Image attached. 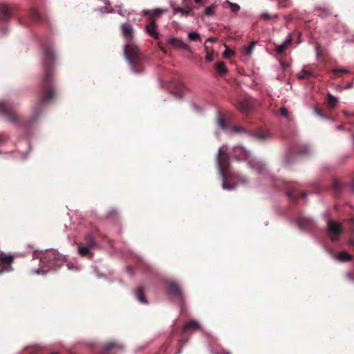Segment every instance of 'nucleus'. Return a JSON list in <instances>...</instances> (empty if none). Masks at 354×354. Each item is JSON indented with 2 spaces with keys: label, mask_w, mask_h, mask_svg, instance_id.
I'll return each instance as SVG.
<instances>
[{
  "label": "nucleus",
  "mask_w": 354,
  "mask_h": 354,
  "mask_svg": "<svg viewBox=\"0 0 354 354\" xmlns=\"http://www.w3.org/2000/svg\"><path fill=\"white\" fill-rule=\"evenodd\" d=\"M55 54L50 46H44L43 67L44 75L40 90L39 100L32 107V120H36L44 110V104L51 101L56 93L53 80Z\"/></svg>",
  "instance_id": "obj_1"
},
{
  "label": "nucleus",
  "mask_w": 354,
  "mask_h": 354,
  "mask_svg": "<svg viewBox=\"0 0 354 354\" xmlns=\"http://www.w3.org/2000/svg\"><path fill=\"white\" fill-rule=\"evenodd\" d=\"M216 162L220 174L223 178V188L227 190H232L234 187L227 183V180L237 179V181H240L242 183L248 182V179L245 177H240L239 174L232 171L230 167V154L227 152V149L225 147H222L219 149L218 153L216 157Z\"/></svg>",
  "instance_id": "obj_2"
},
{
  "label": "nucleus",
  "mask_w": 354,
  "mask_h": 354,
  "mask_svg": "<svg viewBox=\"0 0 354 354\" xmlns=\"http://www.w3.org/2000/svg\"><path fill=\"white\" fill-rule=\"evenodd\" d=\"M124 54L132 71L136 73L144 71L145 56L142 55L138 46L133 44H127L124 48Z\"/></svg>",
  "instance_id": "obj_3"
},
{
  "label": "nucleus",
  "mask_w": 354,
  "mask_h": 354,
  "mask_svg": "<svg viewBox=\"0 0 354 354\" xmlns=\"http://www.w3.org/2000/svg\"><path fill=\"white\" fill-rule=\"evenodd\" d=\"M34 258L39 259L42 272L59 266L64 259L62 254L55 250H48L39 253H35Z\"/></svg>",
  "instance_id": "obj_4"
},
{
  "label": "nucleus",
  "mask_w": 354,
  "mask_h": 354,
  "mask_svg": "<svg viewBox=\"0 0 354 354\" xmlns=\"http://www.w3.org/2000/svg\"><path fill=\"white\" fill-rule=\"evenodd\" d=\"M0 113L6 118V120L10 123L23 128H28L30 121L24 120L14 110L12 105L6 101H0Z\"/></svg>",
  "instance_id": "obj_5"
},
{
  "label": "nucleus",
  "mask_w": 354,
  "mask_h": 354,
  "mask_svg": "<svg viewBox=\"0 0 354 354\" xmlns=\"http://www.w3.org/2000/svg\"><path fill=\"white\" fill-rule=\"evenodd\" d=\"M238 152L243 153V156L241 158V159L248 160L250 167L254 169L257 173L260 174L263 171L264 165L254 158H250V153L247 152L241 147L236 148L235 153Z\"/></svg>",
  "instance_id": "obj_6"
},
{
  "label": "nucleus",
  "mask_w": 354,
  "mask_h": 354,
  "mask_svg": "<svg viewBox=\"0 0 354 354\" xmlns=\"http://www.w3.org/2000/svg\"><path fill=\"white\" fill-rule=\"evenodd\" d=\"M167 292L173 297L177 299L178 301H184V296L180 286L175 281H170L167 282Z\"/></svg>",
  "instance_id": "obj_7"
},
{
  "label": "nucleus",
  "mask_w": 354,
  "mask_h": 354,
  "mask_svg": "<svg viewBox=\"0 0 354 354\" xmlns=\"http://www.w3.org/2000/svg\"><path fill=\"white\" fill-rule=\"evenodd\" d=\"M14 258L12 255H6L0 252V274L8 272L12 270V263Z\"/></svg>",
  "instance_id": "obj_8"
},
{
  "label": "nucleus",
  "mask_w": 354,
  "mask_h": 354,
  "mask_svg": "<svg viewBox=\"0 0 354 354\" xmlns=\"http://www.w3.org/2000/svg\"><path fill=\"white\" fill-rule=\"evenodd\" d=\"M328 231L333 241H337L339 234L342 232V226L339 223H335L331 220L328 221Z\"/></svg>",
  "instance_id": "obj_9"
},
{
  "label": "nucleus",
  "mask_w": 354,
  "mask_h": 354,
  "mask_svg": "<svg viewBox=\"0 0 354 354\" xmlns=\"http://www.w3.org/2000/svg\"><path fill=\"white\" fill-rule=\"evenodd\" d=\"M308 148L307 147H302V148L296 152L289 151L284 159V166L288 167L292 162L295 161L296 154L305 155L308 153Z\"/></svg>",
  "instance_id": "obj_10"
},
{
  "label": "nucleus",
  "mask_w": 354,
  "mask_h": 354,
  "mask_svg": "<svg viewBox=\"0 0 354 354\" xmlns=\"http://www.w3.org/2000/svg\"><path fill=\"white\" fill-rule=\"evenodd\" d=\"M332 186H333V189L334 191V194L336 196L339 195L342 193V192L344 190V189L345 187H346L347 186H349L351 187V191L354 192V180L350 184H346V183H343L339 179L335 178L333 180Z\"/></svg>",
  "instance_id": "obj_11"
},
{
  "label": "nucleus",
  "mask_w": 354,
  "mask_h": 354,
  "mask_svg": "<svg viewBox=\"0 0 354 354\" xmlns=\"http://www.w3.org/2000/svg\"><path fill=\"white\" fill-rule=\"evenodd\" d=\"M297 225L298 227L304 230H312L315 227V223L314 221L308 217L306 216H300L297 219Z\"/></svg>",
  "instance_id": "obj_12"
},
{
  "label": "nucleus",
  "mask_w": 354,
  "mask_h": 354,
  "mask_svg": "<svg viewBox=\"0 0 354 354\" xmlns=\"http://www.w3.org/2000/svg\"><path fill=\"white\" fill-rule=\"evenodd\" d=\"M12 15V9L8 5L0 3V21L6 22Z\"/></svg>",
  "instance_id": "obj_13"
},
{
  "label": "nucleus",
  "mask_w": 354,
  "mask_h": 354,
  "mask_svg": "<svg viewBox=\"0 0 354 354\" xmlns=\"http://www.w3.org/2000/svg\"><path fill=\"white\" fill-rule=\"evenodd\" d=\"M82 245H86L91 250H94L98 248L97 242L96 241L94 236L91 233L85 234L83 241L80 242Z\"/></svg>",
  "instance_id": "obj_14"
},
{
  "label": "nucleus",
  "mask_w": 354,
  "mask_h": 354,
  "mask_svg": "<svg viewBox=\"0 0 354 354\" xmlns=\"http://www.w3.org/2000/svg\"><path fill=\"white\" fill-rule=\"evenodd\" d=\"M168 44L176 49H184L188 51L190 50V47L187 44L184 43V41L182 39L178 38H169L168 40Z\"/></svg>",
  "instance_id": "obj_15"
},
{
  "label": "nucleus",
  "mask_w": 354,
  "mask_h": 354,
  "mask_svg": "<svg viewBox=\"0 0 354 354\" xmlns=\"http://www.w3.org/2000/svg\"><path fill=\"white\" fill-rule=\"evenodd\" d=\"M157 25L156 21L153 18L149 19V23L146 26V31L147 33L152 37L156 39H158L159 37V34L156 31Z\"/></svg>",
  "instance_id": "obj_16"
},
{
  "label": "nucleus",
  "mask_w": 354,
  "mask_h": 354,
  "mask_svg": "<svg viewBox=\"0 0 354 354\" xmlns=\"http://www.w3.org/2000/svg\"><path fill=\"white\" fill-rule=\"evenodd\" d=\"M248 133L259 142H263L270 137L269 132L263 129L250 131Z\"/></svg>",
  "instance_id": "obj_17"
},
{
  "label": "nucleus",
  "mask_w": 354,
  "mask_h": 354,
  "mask_svg": "<svg viewBox=\"0 0 354 354\" xmlns=\"http://www.w3.org/2000/svg\"><path fill=\"white\" fill-rule=\"evenodd\" d=\"M77 252L78 254L84 257H87L88 259H92L93 256V253L92 252V250L89 248L86 247V245H82L80 243H77Z\"/></svg>",
  "instance_id": "obj_18"
},
{
  "label": "nucleus",
  "mask_w": 354,
  "mask_h": 354,
  "mask_svg": "<svg viewBox=\"0 0 354 354\" xmlns=\"http://www.w3.org/2000/svg\"><path fill=\"white\" fill-rule=\"evenodd\" d=\"M167 8H156L153 10H145L143 11L144 15L150 16V18L159 17L161 15L167 12Z\"/></svg>",
  "instance_id": "obj_19"
},
{
  "label": "nucleus",
  "mask_w": 354,
  "mask_h": 354,
  "mask_svg": "<svg viewBox=\"0 0 354 354\" xmlns=\"http://www.w3.org/2000/svg\"><path fill=\"white\" fill-rule=\"evenodd\" d=\"M292 43V37L291 35H288L285 41L281 45H278L276 46V51L277 54L281 55H283L288 46H290Z\"/></svg>",
  "instance_id": "obj_20"
},
{
  "label": "nucleus",
  "mask_w": 354,
  "mask_h": 354,
  "mask_svg": "<svg viewBox=\"0 0 354 354\" xmlns=\"http://www.w3.org/2000/svg\"><path fill=\"white\" fill-rule=\"evenodd\" d=\"M29 15L30 19L35 23H43L46 19L45 17L39 14L38 11L33 8L30 9Z\"/></svg>",
  "instance_id": "obj_21"
},
{
  "label": "nucleus",
  "mask_w": 354,
  "mask_h": 354,
  "mask_svg": "<svg viewBox=\"0 0 354 354\" xmlns=\"http://www.w3.org/2000/svg\"><path fill=\"white\" fill-rule=\"evenodd\" d=\"M121 29L124 37L127 39H131L133 36V29L131 24L126 23L122 25Z\"/></svg>",
  "instance_id": "obj_22"
},
{
  "label": "nucleus",
  "mask_w": 354,
  "mask_h": 354,
  "mask_svg": "<svg viewBox=\"0 0 354 354\" xmlns=\"http://www.w3.org/2000/svg\"><path fill=\"white\" fill-rule=\"evenodd\" d=\"M201 329L199 323L195 320H190L186 323L183 327V332L197 331Z\"/></svg>",
  "instance_id": "obj_23"
},
{
  "label": "nucleus",
  "mask_w": 354,
  "mask_h": 354,
  "mask_svg": "<svg viewBox=\"0 0 354 354\" xmlns=\"http://www.w3.org/2000/svg\"><path fill=\"white\" fill-rule=\"evenodd\" d=\"M288 196L292 201H296L299 197H305L306 195V192H301L299 195L298 191L295 189H290L287 192Z\"/></svg>",
  "instance_id": "obj_24"
},
{
  "label": "nucleus",
  "mask_w": 354,
  "mask_h": 354,
  "mask_svg": "<svg viewBox=\"0 0 354 354\" xmlns=\"http://www.w3.org/2000/svg\"><path fill=\"white\" fill-rule=\"evenodd\" d=\"M135 295L138 299V300L143 304H147V300L144 295V289L142 286H139L137 288V289L135 291Z\"/></svg>",
  "instance_id": "obj_25"
},
{
  "label": "nucleus",
  "mask_w": 354,
  "mask_h": 354,
  "mask_svg": "<svg viewBox=\"0 0 354 354\" xmlns=\"http://www.w3.org/2000/svg\"><path fill=\"white\" fill-rule=\"evenodd\" d=\"M317 16L322 19H325L332 14L331 10L329 8H317Z\"/></svg>",
  "instance_id": "obj_26"
},
{
  "label": "nucleus",
  "mask_w": 354,
  "mask_h": 354,
  "mask_svg": "<svg viewBox=\"0 0 354 354\" xmlns=\"http://www.w3.org/2000/svg\"><path fill=\"white\" fill-rule=\"evenodd\" d=\"M337 103V99L330 93L327 94V105L330 109H335Z\"/></svg>",
  "instance_id": "obj_27"
},
{
  "label": "nucleus",
  "mask_w": 354,
  "mask_h": 354,
  "mask_svg": "<svg viewBox=\"0 0 354 354\" xmlns=\"http://www.w3.org/2000/svg\"><path fill=\"white\" fill-rule=\"evenodd\" d=\"M237 109L243 113H247L250 109V105L246 101H241L237 105Z\"/></svg>",
  "instance_id": "obj_28"
},
{
  "label": "nucleus",
  "mask_w": 354,
  "mask_h": 354,
  "mask_svg": "<svg viewBox=\"0 0 354 354\" xmlns=\"http://www.w3.org/2000/svg\"><path fill=\"white\" fill-rule=\"evenodd\" d=\"M337 258L339 261L345 262L351 260L352 256L347 252H342L338 254Z\"/></svg>",
  "instance_id": "obj_29"
},
{
  "label": "nucleus",
  "mask_w": 354,
  "mask_h": 354,
  "mask_svg": "<svg viewBox=\"0 0 354 354\" xmlns=\"http://www.w3.org/2000/svg\"><path fill=\"white\" fill-rule=\"evenodd\" d=\"M216 70L221 75H223L227 72L225 65L222 62L217 63V64L216 65Z\"/></svg>",
  "instance_id": "obj_30"
},
{
  "label": "nucleus",
  "mask_w": 354,
  "mask_h": 354,
  "mask_svg": "<svg viewBox=\"0 0 354 354\" xmlns=\"http://www.w3.org/2000/svg\"><path fill=\"white\" fill-rule=\"evenodd\" d=\"M116 348L122 349V346L116 344L114 342H109L106 343V344L105 345L106 351H109L113 348Z\"/></svg>",
  "instance_id": "obj_31"
},
{
  "label": "nucleus",
  "mask_w": 354,
  "mask_h": 354,
  "mask_svg": "<svg viewBox=\"0 0 354 354\" xmlns=\"http://www.w3.org/2000/svg\"><path fill=\"white\" fill-rule=\"evenodd\" d=\"M279 17L278 14H274V15H270L268 12H263L261 15L260 18L263 20L268 21L271 19H277Z\"/></svg>",
  "instance_id": "obj_32"
},
{
  "label": "nucleus",
  "mask_w": 354,
  "mask_h": 354,
  "mask_svg": "<svg viewBox=\"0 0 354 354\" xmlns=\"http://www.w3.org/2000/svg\"><path fill=\"white\" fill-rule=\"evenodd\" d=\"M311 72L308 70L303 69L298 75L297 78L299 80H304L311 75Z\"/></svg>",
  "instance_id": "obj_33"
},
{
  "label": "nucleus",
  "mask_w": 354,
  "mask_h": 354,
  "mask_svg": "<svg viewBox=\"0 0 354 354\" xmlns=\"http://www.w3.org/2000/svg\"><path fill=\"white\" fill-rule=\"evenodd\" d=\"M188 38L190 41H201L200 35L196 32H192L188 34Z\"/></svg>",
  "instance_id": "obj_34"
},
{
  "label": "nucleus",
  "mask_w": 354,
  "mask_h": 354,
  "mask_svg": "<svg viewBox=\"0 0 354 354\" xmlns=\"http://www.w3.org/2000/svg\"><path fill=\"white\" fill-rule=\"evenodd\" d=\"M217 124L219 128L225 129L227 128L225 120L223 116H220L217 120Z\"/></svg>",
  "instance_id": "obj_35"
},
{
  "label": "nucleus",
  "mask_w": 354,
  "mask_h": 354,
  "mask_svg": "<svg viewBox=\"0 0 354 354\" xmlns=\"http://www.w3.org/2000/svg\"><path fill=\"white\" fill-rule=\"evenodd\" d=\"M226 3L230 6V8L231 9V11L233 12H236L240 10V6L234 3H232L229 1H226Z\"/></svg>",
  "instance_id": "obj_36"
},
{
  "label": "nucleus",
  "mask_w": 354,
  "mask_h": 354,
  "mask_svg": "<svg viewBox=\"0 0 354 354\" xmlns=\"http://www.w3.org/2000/svg\"><path fill=\"white\" fill-rule=\"evenodd\" d=\"M256 45L255 41H252L250 44V46L245 48V53L248 55H250L253 51V49Z\"/></svg>",
  "instance_id": "obj_37"
},
{
  "label": "nucleus",
  "mask_w": 354,
  "mask_h": 354,
  "mask_svg": "<svg viewBox=\"0 0 354 354\" xmlns=\"http://www.w3.org/2000/svg\"><path fill=\"white\" fill-rule=\"evenodd\" d=\"M214 6H208L205 8L204 13L207 16H212L214 14Z\"/></svg>",
  "instance_id": "obj_38"
},
{
  "label": "nucleus",
  "mask_w": 354,
  "mask_h": 354,
  "mask_svg": "<svg viewBox=\"0 0 354 354\" xmlns=\"http://www.w3.org/2000/svg\"><path fill=\"white\" fill-rule=\"evenodd\" d=\"M279 8H288L290 6V0H279Z\"/></svg>",
  "instance_id": "obj_39"
},
{
  "label": "nucleus",
  "mask_w": 354,
  "mask_h": 354,
  "mask_svg": "<svg viewBox=\"0 0 354 354\" xmlns=\"http://www.w3.org/2000/svg\"><path fill=\"white\" fill-rule=\"evenodd\" d=\"M232 131L234 133H246V132H248L245 130V129H244L243 127H239V126H234L232 127Z\"/></svg>",
  "instance_id": "obj_40"
},
{
  "label": "nucleus",
  "mask_w": 354,
  "mask_h": 354,
  "mask_svg": "<svg viewBox=\"0 0 354 354\" xmlns=\"http://www.w3.org/2000/svg\"><path fill=\"white\" fill-rule=\"evenodd\" d=\"M192 10V7H188V9L182 8V11L180 13H181L183 15H185V17H187L191 14Z\"/></svg>",
  "instance_id": "obj_41"
},
{
  "label": "nucleus",
  "mask_w": 354,
  "mask_h": 354,
  "mask_svg": "<svg viewBox=\"0 0 354 354\" xmlns=\"http://www.w3.org/2000/svg\"><path fill=\"white\" fill-rule=\"evenodd\" d=\"M279 112L281 113V115L286 118H288V115H289V113H288V111L287 109H286L285 107H282L279 110Z\"/></svg>",
  "instance_id": "obj_42"
},
{
  "label": "nucleus",
  "mask_w": 354,
  "mask_h": 354,
  "mask_svg": "<svg viewBox=\"0 0 354 354\" xmlns=\"http://www.w3.org/2000/svg\"><path fill=\"white\" fill-rule=\"evenodd\" d=\"M331 72L337 74L338 73H348V71L346 70V69H344V68H334L331 71Z\"/></svg>",
  "instance_id": "obj_43"
},
{
  "label": "nucleus",
  "mask_w": 354,
  "mask_h": 354,
  "mask_svg": "<svg viewBox=\"0 0 354 354\" xmlns=\"http://www.w3.org/2000/svg\"><path fill=\"white\" fill-rule=\"evenodd\" d=\"M315 113L321 118H326L324 114L322 113V110L317 107H315L314 109Z\"/></svg>",
  "instance_id": "obj_44"
},
{
  "label": "nucleus",
  "mask_w": 354,
  "mask_h": 354,
  "mask_svg": "<svg viewBox=\"0 0 354 354\" xmlns=\"http://www.w3.org/2000/svg\"><path fill=\"white\" fill-rule=\"evenodd\" d=\"M321 46L319 44H317L316 46V51H317V57L318 59H320L322 57V53L321 50Z\"/></svg>",
  "instance_id": "obj_45"
},
{
  "label": "nucleus",
  "mask_w": 354,
  "mask_h": 354,
  "mask_svg": "<svg viewBox=\"0 0 354 354\" xmlns=\"http://www.w3.org/2000/svg\"><path fill=\"white\" fill-rule=\"evenodd\" d=\"M176 87H177V89H178V90H177V91H176V93H177L178 95H180L181 91H183V85L181 83H180V82H177V83H176Z\"/></svg>",
  "instance_id": "obj_46"
},
{
  "label": "nucleus",
  "mask_w": 354,
  "mask_h": 354,
  "mask_svg": "<svg viewBox=\"0 0 354 354\" xmlns=\"http://www.w3.org/2000/svg\"><path fill=\"white\" fill-rule=\"evenodd\" d=\"M174 14L176 15L178 12H180L182 11V8L178 6H172Z\"/></svg>",
  "instance_id": "obj_47"
},
{
  "label": "nucleus",
  "mask_w": 354,
  "mask_h": 354,
  "mask_svg": "<svg viewBox=\"0 0 354 354\" xmlns=\"http://www.w3.org/2000/svg\"><path fill=\"white\" fill-rule=\"evenodd\" d=\"M205 59L207 62H212L213 60V55H212V54L207 51V55L205 56Z\"/></svg>",
  "instance_id": "obj_48"
},
{
  "label": "nucleus",
  "mask_w": 354,
  "mask_h": 354,
  "mask_svg": "<svg viewBox=\"0 0 354 354\" xmlns=\"http://www.w3.org/2000/svg\"><path fill=\"white\" fill-rule=\"evenodd\" d=\"M342 113H344V115L346 117V118H349L351 116L352 117H354V112L352 113H349L348 111H343Z\"/></svg>",
  "instance_id": "obj_49"
},
{
  "label": "nucleus",
  "mask_w": 354,
  "mask_h": 354,
  "mask_svg": "<svg viewBox=\"0 0 354 354\" xmlns=\"http://www.w3.org/2000/svg\"><path fill=\"white\" fill-rule=\"evenodd\" d=\"M232 53H233V52H232V51H231V50H227V51L225 53V56H230Z\"/></svg>",
  "instance_id": "obj_50"
},
{
  "label": "nucleus",
  "mask_w": 354,
  "mask_h": 354,
  "mask_svg": "<svg viewBox=\"0 0 354 354\" xmlns=\"http://www.w3.org/2000/svg\"><path fill=\"white\" fill-rule=\"evenodd\" d=\"M159 47H160V50H162L165 54V53H167V51H166V50L165 49V48H164V47L160 46H159Z\"/></svg>",
  "instance_id": "obj_51"
},
{
  "label": "nucleus",
  "mask_w": 354,
  "mask_h": 354,
  "mask_svg": "<svg viewBox=\"0 0 354 354\" xmlns=\"http://www.w3.org/2000/svg\"><path fill=\"white\" fill-rule=\"evenodd\" d=\"M207 41H209L214 42V41H216V39H215V38H212V37H211V38H209V39H207Z\"/></svg>",
  "instance_id": "obj_52"
},
{
  "label": "nucleus",
  "mask_w": 354,
  "mask_h": 354,
  "mask_svg": "<svg viewBox=\"0 0 354 354\" xmlns=\"http://www.w3.org/2000/svg\"><path fill=\"white\" fill-rule=\"evenodd\" d=\"M203 0H194L196 3L201 4Z\"/></svg>",
  "instance_id": "obj_53"
},
{
  "label": "nucleus",
  "mask_w": 354,
  "mask_h": 354,
  "mask_svg": "<svg viewBox=\"0 0 354 354\" xmlns=\"http://www.w3.org/2000/svg\"><path fill=\"white\" fill-rule=\"evenodd\" d=\"M3 142V138L2 136L0 135V143H1Z\"/></svg>",
  "instance_id": "obj_54"
},
{
  "label": "nucleus",
  "mask_w": 354,
  "mask_h": 354,
  "mask_svg": "<svg viewBox=\"0 0 354 354\" xmlns=\"http://www.w3.org/2000/svg\"><path fill=\"white\" fill-rule=\"evenodd\" d=\"M351 244L352 245H354V239H353V240H351Z\"/></svg>",
  "instance_id": "obj_55"
},
{
  "label": "nucleus",
  "mask_w": 354,
  "mask_h": 354,
  "mask_svg": "<svg viewBox=\"0 0 354 354\" xmlns=\"http://www.w3.org/2000/svg\"><path fill=\"white\" fill-rule=\"evenodd\" d=\"M353 230L354 232V221H353Z\"/></svg>",
  "instance_id": "obj_56"
},
{
  "label": "nucleus",
  "mask_w": 354,
  "mask_h": 354,
  "mask_svg": "<svg viewBox=\"0 0 354 354\" xmlns=\"http://www.w3.org/2000/svg\"><path fill=\"white\" fill-rule=\"evenodd\" d=\"M288 19H292V17H288Z\"/></svg>",
  "instance_id": "obj_57"
},
{
  "label": "nucleus",
  "mask_w": 354,
  "mask_h": 354,
  "mask_svg": "<svg viewBox=\"0 0 354 354\" xmlns=\"http://www.w3.org/2000/svg\"><path fill=\"white\" fill-rule=\"evenodd\" d=\"M288 19H292V17H288Z\"/></svg>",
  "instance_id": "obj_58"
},
{
  "label": "nucleus",
  "mask_w": 354,
  "mask_h": 354,
  "mask_svg": "<svg viewBox=\"0 0 354 354\" xmlns=\"http://www.w3.org/2000/svg\"><path fill=\"white\" fill-rule=\"evenodd\" d=\"M298 37L299 38L301 37V33H299Z\"/></svg>",
  "instance_id": "obj_59"
},
{
  "label": "nucleus",
  "mask_w": 354,
  "mask_h": 354,
  "mask_svg": "<svg viewBox=\"0 0 354 354\" xmlns=\"http://www.w3.org/2000/svg\"><path fill=\"white\" fill-rule=\"evenodd\" d=\"M52 354H57V353H52Z\"/></svg>",
  "instance_id": "obj_60"
}]
</instances>
